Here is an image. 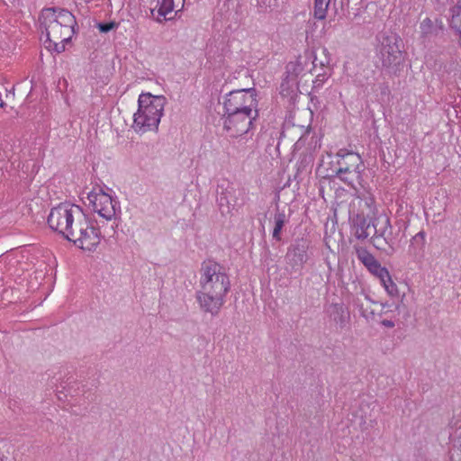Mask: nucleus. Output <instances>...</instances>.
<instances>
[{
	"mask_svg": "<svg viewBox=\"0 0 461 461\" xmlns=\"http://www.w3.org/2000/svg\"><path fill=\"white\" fill-rule=\"evenodd\" d=\"M199 285L197 300L200 307L212 315L217 314L230 289V279L222 267L212 260L203 261L200 270Z\"/></svg>",
	"mask_w": 461,
	"mask_h": 461,
	"instance_id": "obj_1",
	"label": "nucleus"
},
{
	"mask_svg": "<svg viewBox=\"0 0 461 461\" xmlns=\"http://www.w3.org/2000/svg\"><path fill=\"white\" fill-rule=\"evenodd\" d=\"M40 23L42 33H45L46 48L63 51L73 32L75 19L72 14L64 9L46 8L41 14Z\"/></svg>",
	"mask_w": 461,
	"mask_h": 461,
	"instance_id": "obj_2",
	"label": "nucleus"
},
{
	"mask_svg": "<svg viewBox=\"0 0 461 461\" xmlns=\"http://www.w3.org/2000/svg\"><path fill=\"white\" fill-rule=\"evenodd\" d=\"M166 103L163 95L141 93L138 98V108L132 116L133 131L140 134L156 131L163 116Z\"/></svg>",
	"mask_w": 461,
	"mask_h": 461,
	"instance_id": "obj_3",
	"label": "nucleus"
},
{
	"mask_svg": "<svg viewBox=\"0 0 461 461\" xmlns=\"http://www.w3.org/2000/svg\"><path fill=\"white\" fill-rule=\"evenodd\" d=\"M312 61H317L316 53L307 50L286 66V75L280 86V93L285 97L294 98L311 81Z\"/></svg>",
	"mask_w": 461,
	"mask_h": 461,
	"instance_id": "obj_4",
	"label": "nucleus"
},
{
	"mask_svg": "<svg viewBox=\"0 0 461 461\" xmlns=\"http://www.w3.org/2000/svg\"><path fill=\"white\" fill-rule=\"evenodd\" d=\"M85 213L82 209L72 203H62L53 207L48 216V224L51 230L65 238Z\"/></svg>",
	"mask_w": 461,
	"mask_h": 461,
	"instance_id": "obj_5",
	"label": "nucleus"
},
{
	"mask_svg": "<svg viewBox=\"0 0 461 461\" xmlns=\"http://www.w3.org/2000/svg\"><path fill=\"white\" fill-rule=\"evenodd\" d=\"M66 239L82 250L93 251L101 241V232L84 214Z\"/></svg>",
	"mask_w": 461,
	"mask_h": 461,
	"instance_id": "obj_6",
	"label": "nucleus"
},
{
	"mask_svg": "<svg viewBox=\"0 0 461 461\" xmlns=\"http://www.w3.org/2000/svg\"><path fill=\"white\" fill-rule=\"evenodd\" d=\"M257 99L253 89H239L230 92L224 100L226 114L257 115Z\"/></svg>",
	"mask_w": 461,
	"mask_h": 461,
	"instance_id": "obj_7",
	"label": "nucleus"
},
{
	"mask_svg": "<svg viewBox=\"0 0 461 461\" xmlns=\"http://www.w3.org/2000/svg\"><path fill=\"white\" fill-rule=\"evenodd\" d=\"M339 167L334 176L335 179L355 188L361 179V158L356 153H348L342 156V161H339Z\"/></svg>",
	"mask_w": 461,
	"mask_h": 461,
	"instance_id": "obj_8",
	"label": "nucleus"
},
{
	"mask_svg": "<svg viewBox=\"0 0 461 461\" xmlns=\"http://www.w3.org/2000/svg\"><path fill=\"white\" fill-rule=\"evenodd\" d=\"M88 204L93 211L106 221L115 218L118 210L117 202L101 188H94L87 194Z\"/></svg>",
	"mask_w": 461,
	"mask_h": 461,
	"instance_id": "obj_9",
	"label": "nucleus"
},
{
	"mask_svg": "<svg viewBox=\"0 0 461 461\" xmlns=\"http://www.w3.org/2000/svg\"><path fill=\"white\" fill-rule=\"evenodd\" d=\"M257 115H249L246 113L240 114H226L223 126L225 131L231 137H239L247 133Z\"/></svg>",
	"mask_w": 461,
	"mask_h": 461,
	"instance_id": "obj_10",
	"label": "nucleus"
},
{
	"mask_svg": "<svg viewBox=\"0 0 461 461\" xmlns=\"http://www.w3.org/2000/svg\"><path fill=\"white\" fill-rule=\"evenodd\" d=\"M322 57L317 61H312L313 68L311 69V81L313 89L321 88L330 77L332 69L330 67V53L324 49L321 52Z\"/></svg>",
	"mask_w": 461,
	"mask_h": 461,
	"instance_id": "obj_11",
	"label": "nucleus"
},
{
	"mask_svg": "<svg viewBox=\"0 0 461 461\" xmlns=\"http://www.w3.org/2000/svg\"><path fill=\"white\" fill-rule=\"evenodd\" d=\"M185 0H157L155 11L158 17L172 20L184 9ZM154 12V10L152 11Z\"/></svg>",
	"mask_w": 461,
	"mask_h": 461,
	"instance_id": "obj_12",
	"label": "nucleus"
},
{
	"mask_svg": "<svg viewBox=\"0 0 461 461\" xmlns=\"http://www.w3.org/2000/svg\"><path fill=\"white\" fill-rule=\"evenodd\" d=\"M357 258L375 276L378 275V273H381L384 269H385V267H382L380 263L375 258V257L366 249H358Z\"/></svg>",
	"mask_w": 461,
	"mask_h": 461,
	"instance_id": "obj_13",
	"label": "nucleus"
},
{
	"mask_svg": "<svg viewBox=\"0 0 461 461\" xmlns=\"http://www.w3.org/2000/svg\"><path fill=\"white\" fill-rule=\"evenodd\" d=\"M376 277L380 280L384 290L388 294L389 296L393 298H400L401 293L397 286V285L392 279V276L387 270V268L384 269L381 273H378Z\"/></svg>",
	"mask_w": 461,
	"mask_h": 461,
	"instance_id": "obj_14",
	"label": "nucleus"
},
{
	"mask_svg": "<svg viewBox=\"0 0 461 461\" xmlns=\"http://www.w3.org/2000/svg\"><path fill=\"white\" fill-rule=\"evenodd\" d=\"M332 0H314L313 14L318 20L327 17L328 8Z\"/></svg>",
	"mask_w": 461,
	"mask_h": 461,
	"instance_id": "obj_15",
	"label": "nucleus"
},
{
	"mask_svg": "<svg viewBox=\"0 0 461 461\" xmlns=\"http://www.w3.org/2000/svg\"><path fill=\"white\" fill-rule=\"evenodd\" d=\"M435 29L434 22L429 18L422 20L420 23V33L424 36L432 34L435 32Z\"/></svg>",
	"mask_w": 461,
	"mask_h": 461,
	"instance_id": "obj_16",
	"label": "nucleus"
},
{
	"mask_svg": "<svg viewBox=\"0 0 461 461\" xmlns=\"http://www.w3.org/2000/svg\"><path fill=\"white\" fill-rule=\"evenodd\" d=\"M13 49V44L8 35L0 32V50L3 54L9 52Z\"/></svg>",
	"mask_w": 461,
	"mask_h": 461,
	"instance_id": "obj_17",
	"label": "nucleus"
},
{
	"mask_svg": "<svg viewBox=\"0 0 461 461\" xmlns=\"http://www.w3.org/2000/svg\"><path fill=\"white\" fill-rule=\"evenodd\" d=\"M284 224H285V215L282 213L276 215L275 218V228L273 230V237L277 240H280V232L283 229Z\"/></svg>",
	"mask_w": 461,
	"mask_h": 461,
	"instance_id": "obj_18",
	"label": "nucleus"
},
{
	"mask_svg": "<svg viewBox=\"0 0 461 461\" xmlns=\"http://www.w3.org/2000/svg\"><path fill=\"white\" fill-rule=\"evenodd\" d=\"M425 238H426V235H425V232L424 231H420L418 232L413 238H412V241L413 242H417L418 244H420V246H424L425 244Z\"/></svg>",
	"mask_w": 461,
	"mask_h": 461,
	"instance_id": "obj_19",
	"label": "nucleus"
},
{
	"mask_svg": "<svg viewBox=\"0 0 461 461\" xmlns=\"http://www.w3.org/2000/svg\"><path fill=\"white\" fill-rule=\"evenodd\" d=\"M114 27V23H100L98 24V29L100 30V32H108L109 31H111L113 28Z\"/></svg>",
	"mask_w": 461,
	"mask_h": 461,
	"instance_id": "obj_20",
	"label": "nucleus"
},
{
	"mask_svg": "<svg viewBox=\"0 0 461 461\" xmlns=\"http://www.w3.org/2000/svg\"><path fill=\"white\" fill-rule=\"evenodd\" d=\"M22 85H24L27 88H30V90L32 88V81L25 79Z\"/></svg>",
	"mask_w": 461,
	"mask_h": 461,
	"instance_id": "obj_21",
	"label": "nucleus"
},
{
	"mask_svg": "<svg viewBox=\"0 0 461 461\" xmlns=\"http://www.w3.org/2000/svg\"><path fill=\"white\" fill-rule=\"evenodd\" d=\"M0 461H8L7 456L3 453V451L0 449Z\"/></svg>",
	"mask_w": 461,
	"mask_h": 461,
	"instance_id": "obj_22",
	"label": "nucleus"
},
{
	"mask_svg": "<svg viewBox=\"0 0 461 461\" xmlns=\"http://www.w3.org/2000/svg\"><path fill=\"white\" fill-rule=\"evenodd\" d=\"M384 324L388 326V327H393V323L392 321H384Z\"/></svg>",
	"mask_w": 461,
	"mask_h": 461,
	"instance_id": "obj_23",
	"label": "nucleus"
}]
</instances>
